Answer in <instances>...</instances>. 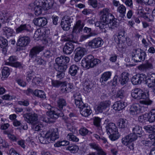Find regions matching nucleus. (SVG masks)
<instances>
[{"label": "nucleus", "instance_id": "1", "mask_svg": "<svg viewBox=\"0 0 155 155\" xmlns=\"http://www.w3.org/2000/svg\"><path fill=\"white\" fill-rule=\"evenodd\" d=\"M110 12V10L108 8H104L101 11V21L96 22L95 23V26L101 29H105L108 27L114 29L117 27L119 24L117 21V19ZM105 31L104 29V31L105 32Z\"/></svg>", "mask_w": 155, "mask_h": 155}, {"label": "nucleus", "instance_id": "2", "mask_svg": "<svg viewBox=\"0 0 155 155\" xmlns=\"http://www.w3.org/2000/svg\"><path fill=\"white\" fill-rule=\"evenodd\" d=\"M132 97L137 100L143 99L144 100L140 101L139 102L140 104L149 105H151L153 101L149 99L148 93L144 92L140 88H136L131 91Z\"/></svg>", "mask_w": 155, "mask_h": 155}, {"label": "nucleus", "instance_id": "3", "mask_svg": "<svg viewBox=\"0 0 155 155\" xmlns=\"http://www.w3.org/2000/svg\"><path fill=\"white\" fill-rule=\"evenodd\" d=\"M101 61L98 59L94 58L93 56L89 55L83 59L81 65L84 68L88 69L90 68H93L100 63Z\"/></svg>", "mask_w": 155, "mask_h": 155}, {"label": "nucleus", "instance_id": "4", "mask_svg": "<svg viewBox=\"0 0 155 155\" xmlns=\"http://www.w3.org/2000/svg\"><path fill=\"white\" fill-rule=\"evenodd\" d=\"M106 131L110 139L112 141H115L117 139L120 135L118 129L115 124L113 123H109L106 126Z\"/></svg>", "mask_w": 155, "mask_h": 155}, {"label": "nucleus", "instance_id": "5", "mask_svg": "<svg viewBox=\"0 0 155 155\" xmlns=\"http://www.w3.org/2000/svg\"><path fill=\"white\" fill-rule=\"evenodd\" d=\"M137 136L135 134H130L125 136L122 139V143L127 146L130 150H133L134 149V144L132 142L136 140Z\"/></svg>", "mask_w": 155, "mask_h": 155}, {"label": "nucleus", "instance_id": "6", "mask_svg": "<svg viewBox=\"0 0 155 155\" xmlns=\"http://www.w3.org/2000/svg\"><path fill=\"white\" fill-rule=\"evenodd\" d=\"M70 61L69 58L67 56H61L55 59V62L60 70H66L68 63Z\"/></svg>", "mask_w": 155, "mask_h": 155}, {"label": "nucleus", "instance_id": "7", "mask_svg": "<svg viewBox=\"0 0 155 155\" xmlns=\"http://www.w3.org/2000/svg\"><path fill=\"white\" fill-rule=\"evenodd\" d=\"M72 35H70L68 36L65 37L64 38V40L65 41L69 42L66 43L65 45L63 48V51L64 53L67 54H70L73 51L74 46L71 41L73 40Z\"/></svg>", "mask_w": 155, "mask_h": 155}, {"label": "nucleus", "instance_id": "8", "mask_svg": "<svg viewBox=\"0 0 155 155\" xmlns=\"http://www.w3.org/2000/svg\"><path fill=\"white\" fill-rule=\"evenodd\" d=\"M145 53L141 50L135 49L132 52V59L136 62L143 61L145 60Z\"/></svg>", "mask_w": 155, "mask_h": 155}, {"label": "nucleus", "instance_id": "9", "mask_svg": "<svg viewBox=\"0 0 155 155\" xmlns=\"http://www.w3.org/2000/svg\"><path fill=\"white\" fill-rule=\"evenodd\" d=\"M45 108L48 110H50L48 112V115L51 118L56 119L58 118L59 116H62L64 115V113L62 112L61 113L56 112L54 110V108L48 104H46L45 105Z\"/></svg>", "mask_w": 155, "mask_h": 155}, {"label": "nucleus", "instance_id": "10", "mask_svg": "<svg viewBox=\"0 0 155 155\" xmlns=\"http://www.w3.org/2000/svg\"><path fill=\"white\" fill-rule=\"evenodd\" d=\"M72 19L67 15H65L62 18L61 26L62 28L65 31H68L70 28Z\"/></svg>", "mask_w": 155, "mask_h": 155}, {"label": "nucleus", "instance_id": "11", "mask_svg": "<svg viewBox=\"0 0 155 155\" xmlns=\"http://www.w3.org/2000/svg\"><path fill=\"white\" fill-rule=\"evenodd\" d=\"M154 61V58L152 57H151L148 60L146 61L145 64L139 66L138 68L140 70L143 71L152 69L153 68V64Z\"/></svg>", "mask_w": 155, "mask_h": 155}, {"label": "nucleus", "instance_id": "12", "mask_svg": "<svg viewBox=\"0 0 155 155\" xmlns=\"http://www.w3.org/2000/svg\"><path fill=\"white\" fill-rule=\"evenodd\" d=\"M44 46L40 45L33 47L30 50L29 54V57L32 58L36 57L38 54L44 50Z\"/></svg>", "mask_w": 155, "mask_h": 155}, {"label": "nucleus", "instance_id": "13", "mask_svg": "<svg viewBox=\"0 0 155 155\" xmlns=\"http://www.w3.org/2000/svg\"><path fill=\"white\" fill-rule=\"evenodd\" d=\"M59 136L57 129L48 131L46 134V137L48 138L50 142L55 141L59 138Z\"/></svg>", "mask_w": 155, "mask_h": 155}, {"label": "nucleus", "instance_id": "14", "mask_svg": "<svg viewBox=\"0 0 155 155\" xmlns=\"http://www.w3.org/2000/svg\"><path fill=\"white\" fill-rule=\"evenodd\" d=\"M23 117L25 120L29 123L34 124L38 120L37 114L31 113H27L24 114Z\"/></svg>", "mask_w": 155, "mask_h": 155}, {"label": "nucleus", "instance_id": "15", "mask_svg": "<svg viewBox=\"0 0 155 155\" xmlns=\"http://www.w3.org/2000/svg\"><path fill=\"white\" fill-rule=\"evenodd\" d=\"M103 44V41L101 38H97L90 41L88 45L91 48H96L102 46Z\"/></svg>", "mask_w": 155, "mask_h": 155}, {"label": "nucleus", "instance_id": "16", "mask_svg": "<svg viewBox=\"0 0 155 155\" xmlns=\"http://www.w3.org/2000/svg\"><path fill=\"white\" fill-rule=\"evenodd\" d=\"M37 2V5L43 4L42 7L44 10H47L51 8L54 3V0H38Z\"/></svg>", "mask_w": 155, "mask_h": 155}, {"label": "nucleus", "instance_id": "17", "mask_svg": "<svg viewBox=\"0 0 155 155\" xmlns=\"http://www.w3.org/2000/svg\"><path fill=\"white\" fill-rule=\"evenodd\" d=\"M146 84L149 87H151L155 85V73L148 74L145 78Z\"/></svg>", "mask_w": 155, "mask_h": 155}, {"label": "nucleus", "instance_id": "18", "mask_svg": "<svg viewBox=\"0 0 155 155\" xmlns=\"http://www.w3.org/2000/svg\"><path fill=\"white\" fill-rule=\"evenodd\" d=\"M84 25V23L82 21L80 20H78L76 21V24L73 27L72 31V33H79L82 31Z\"/></svg>", "mask_w": 155, "mask_h": 155}, {"label": "nucleus", "instance_id": "19", "mask_svg": "<svg viewBox=\"0 0 155 155\" xmlns=\"http://www.w3.org/2000/svg\"><path fill=\"white\" fill-rule=\"evenodd\" d=\"M75 51L74 60L75 61L78 62L80 60L84 54L86 49L83 48L79 47L75 49Z\"/></svg>", "mask_w": 155, "mask_h": 155}, {"label": "nucleus", "instance_id": "20", "mask_svg": "<svg viewBox=\"0 0 155 155\" xmlns=\"http://www.w3.org/2000/svg\"><path fill=\"white\" fill-rule=\"evenodd\" d=\"M67 105V103L65 99L59 97L57 101V105L58 110L57 112L61 113L64 111V107Z\"/></svg>", "mask_w": 155, "mask_h": 155}, {"label": "nucleus", "instance_id": "21", "mask_svg": "<svg viewBox=\"0 0 155 155\" xmlns=\"http://www.w3.org/2000/svg\"><path fill=\"white\" fill-rule=\"evenodd\" d=\"M30 42V38L28 36H19L17 42V45L21 47H25L28 45Z\"/></svg>", "mask_w": 155, "mask_h": 155}, {"label": "nucleus", "instance_id": "22", "mask_svg": "<svg viewBox=\"0 0 155 155\" xmlns=\"http://www.w3.org/2000/svg\"><path fill=\"white\" fill-rule=\"evenodd\" d=\"M145 77L146 75L144 74H137L133 77L131 80V82L134 85L140 84L145 80Z\"/></svg>", "mask_w": 155, "mask_h": 155}, {"label": "nucleus", "instance_id": "23", "mask_svg": "<svg viewBox=\"0 0 155 155\" xmlns=\"http://www.w3.org/2000/svg\"><path fill=\"white\" fill-rule=\"evenodd\" d=\"M38 0H36L33 3L30 5V6L33 7L35 10V15L38 16L41 14L43 10H45L43 8V6H44L43 4L40 5H37L36 2Z\"/></svg>", "mask_w": 155, "mask_h": 155}, {"label": "nucleus", "instance_id": "24", "mask_svg": "<svg viewBox=\"0 0 155 155\" xmlns=\"http://www.w3.org/2000/svg\"><path fill=\"white\" fill-rule=\"evenodd\" d=\"M80 114L84 117H88L92 113V110L90 107L86 104L80 109Z\"/></svg>", "mask_w": 155, "mask_h": 155}, {"label": "nucleus", "instance_id": "25", "mask_svg": "<svg viewBox=\"0 0 155 155\" xmlns=\"http://www.w3.org/2000/svg\"><path fill=\"white\" fill-rule=\"evenodd\" d=\"M0 47L2 49V52L5 54L8 47V42L7 40L2 37H0Z\"/></svg>", "mask_w": 155, "mask_h": 155}, {"label": "nucleus", "instance_id": "26", "mask_svg": "<svg viewBox=\"0 0 155 155\" xmlns=\"http://www.w3.org/2000/svg\"><path fill=\"white\" fill-rule=\"evenodd\" d=\"M142 107L138 103H136L133 104L130 109V113L132 115H136L139 113L140 111V107Z\"/></svg>", "mask_w": 155, "mask_h": 155}, {"label": "nucleus", "instance_id": "27", "mask_svg": "<svg viewBox=\"0 0 155 155\" xmlns=\"http://www.w3.org/2000/svg\"><path fill=\"white\" fill-rule=\"evenodd\" d=\"M110 104V101H105L100 103L97 106V110L98 112L102 113L107 108L109 107Z\"/></svg>", "mask_w": 155, "mask_h": 155}, {"label": "nucleus", "instance_id": "28", "mask_svg": "<svg viewBox=\"0 0 155 155\" xmlns=\"http://www.w3.org/2000/svg\"><path fill=\"white\" fill-rule=\"evenodd\" d=\"M47 19L44 17H39L35 18L33 20L34 24L39 27L45 26L47 24Z\"/></svg>", "mask_w": 155, "mask_h": 155}, {"label": "nucleus", "instance_id": "29", "mask_svg": "<svg viewBox=\"0 0 155 155\" xmlns=\"http://www.w3.org/2000/svg\"><path fill=\"white\" fill-rule=\"evenodd\" d=\"M82 85L84 91L88 93L91 90V88L93 84L92 82L89 80H86L83 82Z\"/></svg>", "mask_w": 155, "mask_h": 155}, {"label": "nucleus", "instance_id": "30", "mask_svg": "<svg viewBox=\"0 0 155 155\" xmlns=\"http://www.w3.org/2000/svg\"><path fill=\"white\" fill-rule=\"evenodd\" d=\"M126 106V104L124 102L118 101L114 103L112 107L115 110L120 111L123 109Z\"/></svg>", "mask_w": 155, "mask_h": 155}, {"label": "nucleus", "instance_id": "31", "mask_svg": "<svg viewBox=\"0 0 155 155\" xmlns=\"http://www.w3.org/2000/svg\"><path fill=\"white\" fill-rule=\"evenodd\" d=\"M132 134L137 135V137H140L143 133L142 127L137 124H134L132 125Z\"/></svg>", "mask_w": 155, "mask_h": 155}, {"label": "nucleus", "instance_id": "32", "mask_svg": "<svg viewBox=\"0 0 155 155\" xmlns=\"http://www.w3.org/2000/svg\"><path fill=\"white\" fill-rule=\"evenodd\" d=\"M28 25L26 24L21 25L20 26L17 28L15 30L16 33L19 34L22 33L25 31L29 32L30 30L28 28Z\"/></svg>", "mask_w": 155, "mask_h": 155}, {"label": "nucleus", "instance_id": "33", "mask_svg": "<svg viewBox=\"0 0 155 155\" xmlns=\"http://www.w3.org/2000/svg\"><path fill=\"white\" fill-rule=\"evenodd\" d=\"M129 80L128 74L125 72H123L120 77L119 81L122 85L126 84Z\"/></svg>", "mask_w": 155, "mask_h": 155}, {"label": "nucleus", "instance_id": "34", "mask_svg": "<svg viewBox=\"0 0 155 155\" xmlns=\"http://www.w3.org/2000/svg\"><path fill=\"white\" fill-rule=\"evenodd\" d=\"M126 10L125 6L123 4H120L117 8V11L120 13L121 17L123 18L125 16Z\"/></svg>", "mask_w": 155, "mask_h": 155}, {"label": "nucleus", "instance_id": "35", "mask_svg": "<svg viewBox=\"0 0 155 155\" xmlns=\"http://www.w3.org/2000/svg\"><path fill=\"white\" fill-rule=\"evenodd\" d=\"M148 121L150 123L155 121V109H153L147 114Z\"/></svg>", "mask_w": 155, "mask_h": 155}, {"label": "nucleus", "instance_id": "36", "mask_svg": "<svg viewBox=\"0 0 155 155\" xmlns=\"http://www.w3.org/2000/svg\"><path fill=\"white\" fill-rule=\"evenodd\" d=\"M2 30L3 34L5 35L7 38L12 36L14 32V30L12 29L7 27H4Z\"/></svg>", "mask_w": 155, "mask_h": 155}, {"label": "nucleus", "instance_id": "37", "mask_svg": "<svg viewBox=\"0 0 155 155\" xmlns=\"http://www.w3.org/2000/svg\"><path fill=\"white\" fill-rule=\"evenodd\" d=\"M78 67L75 64L71 65L69 70V73L72 76H75L79 70Z\"/></svg>", "mask_w": 155, "mask_h": 155}, {"label": "nucleus", "instance_id": "38", "mask_svg": "<svg viewBox=\"0 0 155 155\" xmlns=\"http://www.w3.org/2000/svg\"><path fill=\"white\" fill-rule=\"evenodd\" d=\"M101 119L98 117H95L94 120V124L97 127V129L99 130V132L101 134L102 133V130L100 126Z\"/></svg>", "mask_w": 155, "mask_h": 155}, {"label": "nucleus", "instance_id": "39", "mask_svg": "<svg viewBox=\"0 0 155 155\" xmlns=\"http://www.w3.org/2000/svg\"><path fill=\"white\" fill-rule=\"evenodd\" d=\"M111 74V72L109 71L104 72L102 75L100 81L103 83L106 81L110 78Z\"/></svg>", "mask_w": 155, "mask_h": 155}, {"label": "nucleus", "instance_id": "40", "mask_svg": "<svg viewBox=\"0 0 155 155\" xmlns=\"http://www.w3.org/2000/svg\"><path fill=\"white\" fill-rule=\"evenodd\" d=\"M10 20V17L8 14H0V22L4 23Z\"/></svg>", "mask_w": 155, "mask_h": 155}, {"label": "nucleus", "instance_id": "41", "mask_svg": "<svg viewBox=\"0 0 155 155\" xmlns=\"http://www.w3.org/2000/svg\"><path fill=\"white\" fill-rule=\"evenodd\" d=\"M127 123L128 121L126 119H120L118 120L117 125L119 128L124 129L127 127Z\"/></svg>", "mask_w": 155, "mask_h": 155}, {"label": "nucleus", "instance_id": "42", "mask_svg": "<svg viewBox=\"0 0 155 155\" xmlns=\"http://www.w3.org/2000/svg\"><path fill=\"white\" fill-rule=\"evenodd\" d=\"M35 95L41 98H45L46 97L44 92L41 90H35L34 92Z\"/></svg>", "mask_w": 155, "mask_h": 155}, {"label": "nucleus", "instance_id": "43", "mask_svg": "<svg viewBox=\"0 0 155 155\" xmlns=\"http://www.w3.org/2000/svg\"><path fill=\"white\" fill-rule=\"evenodd\" d=\"M66 138L69 140L74 142H77L79 140L78 138L74 135L72 133H68L66 136Z\"/></svg>", "mask_w": 155, "mask_h": 155}, {"label": "nucleus", "instance_id": "44", "mask_svg": "<svg viewBox=\"0 0 155 155\" xmlns=\"http://www.w3.org/2000/svg\"><path fill=\"white\" fill-rule=\"evenodd\" d=\"M79 149L78 146L75 145H69L66 148V150H69L72 153L77 152Z\"/></svg>", "mask_w": 155, "mask_h": 155}, {"label": "nucleus", "instance_id": "45", "mask_svg": "<svg viewBox=\"0 0 155 155\" xmlns=\"http://www.w3.org/2000/svg\"><path fill=\"white\" fill-rule=\"evenodd\" d=\"M79 133L82 136H84L87 134H92V132L89 131L86 128L84 127L81 128L79 130Z\"/></svg>", "mask_w": 155, "mask_h": 155}, {"label": "nucleus", "instance_id": "46", "mask_svg": "<svg viewBox=\"0 0 155 155\" xmlns=\"http://www.w3.org/2000/svg\"><path fill=\"white\" fill-rule=\"evenodd\" d=\"M10 70L7 67H5L2 70V75L4 78L8 77L10 74Z\"/></svg>", "mask_w": 155, "mask_h": 155}, {"label": "nucleus", "instance_id": "47", "mask_svg": "<svg viewBox=\"0 0 155 155\" xmlns=\"http://www.w3.org/2000/svg\"><path fill=\"white\" fill-rule=\"evenodd\" d=\"M66 70L64 69L63 70H60L59 68H58L57 71L58 72L56 75L57 78L59 79H61L63 78L65 76L64 72Z\"/></svg>", "mask_w": 155, "mask_h": 155}, {"label": "nucleus", "instance_id": "48", "mask_svg": "<svg viewBox=\"0 0 155 155\" xmlns=\"http://www.w3.org/2000/svg\"><path fill=\"white\" fill-rule=\"evenodd\" d=\"M35 63L38 65H41L45 67L46 65V61L42 58L37 57L36 58L35 60Z\"/></svg>", "mask_w": 155, "mask_h": 155}, {"label": "nucleus", "instance_id": "49", "mask_svg": "<svg viewBox=\"0 0 155 155\" xmlns=\"http://www.w3.org/2000/svg\"><path fill=\"white\" fill-rule=\"evenodd\" d=\"M138 121L142 123H145L148 121L147 116V114H144L139 116L138 117Z\"/></svg>", "mask_w": 155, "mask_h": 155}, {"label": "nucleus", "instance_id": "50", "mask_svg": "<svg viewBox=\"0 0 155 155\" xmlns=\"http://www.w3.org/2000/svg\"><path fill=\"white\" fill-rule=\"evenodd\" d=\"M69 144V141L66 140L59 141L54 144L55 147H59L61 146H66Z\"/></svg>", "mask_w": 155, "mask_h": 155}, {"label": "nucleus", "instance_id": "51", "mask_svg": "<svg viewBox=\"0 0 155 155\" xmlns=\"http://www.w3.org/2000/svg\"><path fill=\"white\" fill-rule=\"evenodd\" d=\"M39 139L41 143L48 144L50 142L48 138L46 137V134L43 137L41 136L39 137Z\"/></svg>", "mask_w": 155, "mask_h": 155}, {"label": "nucleus", "instance_id": "52", "mask_svg": "<svg viewBox=\"0 0 155 155\" xmlns=\"http://www.w3.org/2000/svg\"><path fill=\"white\" fill-rule=\"evenodd\" d=\"M125 92L123 90L121 89L118 90L116 96V98L123 99L124 97Z\"/></svg>", "mask_w": 155, "mask_h": 155}, {"label": "nucleus", "instance_id": "53", "mask_svg": "<svg viewBox=\"0 0 155 155\" xmlns=\"http://www.w3.org/2000/svg\"><path fill=\"white\" fill-rule=\"evenodd\" d=\"M143 128L147 131L149 133H151V132L155 133V129L154 125L145 126L143 127Z\"/></svg>", "mask_w": 155, "mask_h": 155}, {"label": "nucleus", "instance_id": "54", "mask_svg": "<svg viewBox=\"0 0 155 155\" xmlns=\"http://www.w3.org/2000/svg\"><path fill=\"white\" fill-rule=\"evenodd\" d=\"M95 35V33H91L90 34L82 35L80 37V41H84L90 37Z\"/></svg>", "mask_w": 155, "mask_h": 155}, {"label": "nucleus", "instance_id": "55", "mask_svg": "<svg viewBox=\"0 0 155 155\" xmlns=\"http://www.w3.org/2000/svg\"><path fill=\"white\" fill-rule=\"evenodd\" d=\"M88 3L94 8H96L97 7V0H88Z\"/></svg>", "mask_w": 155, "mask_h": 155}, {"label": "nucleus", "instance_id": "56", "mask_svg": "<svg viewBox=\"0 0 155 155\" xmlns=\"http://www.w3.org/2000/svg\"><path fill=\"white\" fill-rule=\"evenodd\" d=\"M17 59V58L15 56H12L9 57L8 60L9 62H7L5 63L7 65H11V64L15 62Z\"/></svg>", "mask_w": 155, "mask_h": 155}, {"label": "nucleus", "instance_id": "57", "mask_svg": "<svg viewBox=\"0 0 155 155\" xmlns=\"http://www.w3.org/2000/svg\"><path fill=\"white\" fill-rule=\"evenodd\" d=\"M52 85L56 87H59L62 84V83L60 81L51 80Z\"/></svg>", "mask_w": 155, "mask_h": 155}, {"label": "nucleus", "instance_id": "58", "mask_svg": "<svg viewBox=\"0 0 155 155\" xmlns=\"http://www.w3.org/2000/svg\"><path fill=\"white\" fill-rule=\"evenodd\" d=\"M34 76V73L32 71H30L27 72L26 79L28 81H30L33 78Z\"/></svg>", "mask_w": 155, "mask_h": 155}, {"label": "nucleus", "instance_id": "59", "mask_svg": "<svg viewBox=\"0 0 155 155\" xmlns=\"http://www.w3.org/2000/svg\"><path fill=\"white\" fill-rule=\"evenodd\" d=\"M42 33L41 31V30L40 29H37L35 31L34 37L35 38H39L42 36Z\"/></svg>", "mask_w": 155, "mask_h": 155}, {"label": "nucleus", "instance_id": "60", "mask_svg": "<svg viewBox=\"0 0 155 155\" xmlns=\"http://www.w3.org/2000/svg\"><path fill=\"white\" fill-rule=\"evenodd\" d=\"M66 91L67 93L71 91V89L73 87V85L72 83H68L65 84Z\"/></svg>", "mask_w": 155, "mask_h": 155}, {"label": "nucleus", "instance_id": "61", "mask_svg": "<svg viewBox=\"0 0 155 155\" xmlns=\"http://www.w3.org/2000/svg\"><path fill=\"white\" fill-rule=\"evenodd\" d=\"M136 13L138 15V17H142L143 15V10L142 6H139L138 8Z\"/></svg>", "mask_w": 155, "mask_h": 155}, {"label": "nucleus", "instance_id": "62", "mask_svg": "<svg viewBox=\"0 0 155 155\" xmlns=\"http://www.w3.org/2000/svg\"><path fill=\"white\" fill-rule=\"evenodd\" d=\"M89 146L92 148L94 149L97 151L99 150L101 147L99 146V145L95 143H90L89 144Z\"/></svg>", "mask_w": 155, "mask_h": 155}, {"label": "nucleus", "instance_id": "63", "mask_svg": "<svg viewBox=\"0 0 155 155\" xmlns=\"http://www.w3.org/2000/svg\"><path fill=\"white\" fill-rule=\"evenodd\" d=\"M74 101L76 106L80 109L86 104H84L82 101Z\"/></svg>", "mask_w": 155, "mask_h": 155}, {"label": "nucleus", "instance_id": "64", "mask_svg": "<svg viewBox=\"0 0 155 155\" xmlns=\"http://www.w3.org/2000/svg\"><path fill=\"white\" fill-rule=\"evenodd\" d=\"M53 55V53L49 50H46L44 52L43 55L45 57L49 58Z\"/></svg>", "mask_w": 155, "mask_h": 155}]
</instances>
